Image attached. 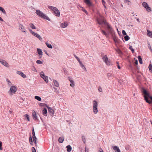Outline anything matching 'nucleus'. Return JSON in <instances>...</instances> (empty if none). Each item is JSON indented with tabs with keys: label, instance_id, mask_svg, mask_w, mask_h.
I'll return each mask as SVG.
<instances>
[{
	"label": "nucleus",
	"instance_id": "1",
	"mask_svg": "<svg viewBox=\"0 0 152 152\" xmlns=\"http://www.w3.org/2000/svg\"><path fill=\"white\" fill-rule=\"evenodd\" d=\"M141 91L143 94L144 95V97L146 102L149 104L152 103V96H150L149 93L143 88H142Z\"/></svg>",
	"mask_w": 152,
	"mask_h": 152
},
{
	"label": "nucleus",
	"instance_id": "2",
	"mask_svg": "<svg viewBox=\"0 0 152 152\" xmlns=\"http://www.w3.org/2000/svg\"><path fill=\"white\" fill-rule=\"evenodd\" d=\"M48 8L50 10L53 11L56 16L58 17L60 16V12L56 7L51 6H48Z\"/></svg>",
	"mask_w": 152,
	"mask_h": 152
},
{
	"label": "nucleus",
	"instance_id": "3",
	"mask_svg": "<svg viewBox=\"0 0 152 152\" xmlns=\"http://www.w3.org/2000/svg\"><path fill=\"white\" fill-rule=\"evenodd\" d=\"M17 90V88L14 86H11L8 92V93L10 96H12L15 94Z\"/></svg>",
	"mask_w": 152,
	"mask_h": 152
},
{
	"label": "nucleus",
	"instance_id": "4",
	"mask_svg": "<svg viewBox=\"0 0 152 152\" xmlns=\"http://www.w3.org/2000/svg\"><path fill=\"white\" fill-rule=\"evenodd\" d=\"M98 103L96 100H94L92 105V110L93 113L95 114H97L98 113Z\"/></svg>",
	"mask_w": 152,
	"mask_h": 152
},
{
	"label": "nucleus",
	"instance_id": "5",
	"mask_svg": "<svg viewBox=\"0 0 152 152\" xmlns=\"http://www.w3.org/2000/svg\"><path fill=\"white\" fill-rule=\"evenodd\" d=\"M39 16L43 19L47 20L48 21H50V19L45 14L39 10Z\"/></svg>",
	"mask_w": 152,
	"mask_h": 152
},
{
	"label": "nucleus",
	"instance_id": "6",
	"mask_svg": "<svg viewBox=\"0 0 152 152\" xmlns=\"http://www.w3.org/2000/svg\"><path fill=\"white\" fill-rule=\"evenodd\" d=\"M143 6L146 9V11L148 12H150L151 11V10L150 7L148 4L146 2H144L142 3Z\"/></svg>",
	"mask_w": 152,
	"mask_h": 152
},
{
	"label": "nucleus",
	"instance_id": "7",
	"mask_svg": "<svg viewBox=\"0 0 152 152\" xmlns=\"http://www.w3.org/2000/svg\"><path fill=\"white\" fill-rule=\"evenodd\" d=\"M40 77L42 78L44 81L46 83L48 82V77L45 75L44 73L43 72H41L40 73Z\"/></svg>",
	"mask_w": 152,
	"mask_h": 152
},
{
	"label": "nucleus",
	"instance_id": "8",
	"mask_svg": "<svg viewBox=\"0 0 152 152\" xmlns=\"http://www.w3.org/2000/svg\"><path fill=\"white\" fill-rule=\"evenodd\" d=\"M106 25L107 26V29L109 33L111 35L113 34L114 32L113 31L112 28L110 25L107 23Z\"/></svg>",
	"mask_w": 152,
	"mask_h": 152
},
{
	"label": "nucleus",
	"instance_id": "9",
	"mask_svg": "<svg viewBox=\"0 0 152 152\" xmlns=\"http://www.w3.org/2000/svg\"><path fill=\"white\" fill-rule=\"evenodd\" d=\"M97 21L98 22V24L99 25L104 24L105 25L107 23V22H105L104 19L102 18L98 19L97 20Z\"/></svg>",
	"mask_w": 152,
	"mask_h": 152
},
{
	"label": "nucleus",
	"instance_id": "10",
	"mask_svg": "<svg viewBox=\"0 0 152 152\" xmlns=\"http://www.w3.org/2000/svg\"><path fill=\"white\" fill-rule=\"evenodd\" d=\"M0 62L2 65L7 67H9L10 66L9 64L4 60L0 59Z\"/></svg>",
	"mask_w": 152,
	"mask_h": 152
},
{
	"label": "nucleus",
	"instance_id": "11",
	"mask_svg": "<svg viewBox=\"0 0 152 152\" xmlns=\"http://www.w3.org/2000/svg\"><path fill=\"white\" fill-rule=\"evenodd\" d=\"M19 29L24 33H26V30L23 25L20 24L19 25Z\"/></svg>",
	"mask_w": 152,
	"mask_h": 152
},
{
	"label": "nucleus",
	"instance_id": "12",
	"mask_svg": "<svg viewBox=\"0 0 152 152\" xmlns=\"http://www.w3.org/2000/svg\"><path fill=\"white\" fill-rule=\"evenodd\" d=\"M47 107L48 109L49 113H50V114L51 115V116H53L54 113V110L51 107L48 106H47Z\"/></svg>",
	"mask_w": 152,
	"mask_h": 152
},
{
	"label": "nucleus",
	"instance_id": "13",
	"mask_svg": "<svg viewBox=\"0 0 152 152\" xmlns=\"http://www.w3.org/2000/svg\"><path fill=\"white\" fill-rule=\"evenodd\" d=\"M16 73L22 76V77L24 78H26V75L21 71H16Z\"/></svg>",
	"mask_w": 152,
	"mask_h": 152
},
{
	"label": "nucleus",
	"instance_id": "14",
	"mask_svg": "<svg viewBox=\"0 0 152 152\" xmlns=\"http://www.w3.org/2000/svg\"><path fill=\"white\" fill-rule=\"evenodd\" d=\"M32 117H33V118L34 119L35 121L37 120V114H36V113L35 112V111H34V110H33L32 111Z\"/></svg>",
	"mask_w": 152,
	"mask_h": 152
},
{
	"label": "nucleus",
	"instance_id": "15",
	"mask_svg": "<svg viewBox=\"0 0 152 152\" xmlns=\"http://www.w3.org/2000/svg\"><path fill=\"white\" fill-rule=\"evenodd\" d=\"M68 25V24L66 22H64V23H61V24L60 26L62 28L66 27Z\"/></svg>",
	"mask_w": 152,
	"mask_h": 152
},
{
	"label": "nucleus",
	"instance_id": "16",
	"mask_svg": "<svg viewBox=\"0 0 152 152\" xmlns=\"http://www.w3.org/2000/svg\"><path fill=\"white\" fill-rule=\"evenodd\" d=\"M84 1L88 6L90 7L92 6L91 3L89 0H84Z\"/></svg>",
	"mask_w": 152,
	"mask_h": 152
},
{
	"label": "nucleus",
	"instance_id": "17",
	"mask_svg": "<svg viewBox=\"0 0 152 152\" xmlns=\"http://www.w3.org/2000/svg\"><path fill=\"white\" fill-rule=\"evenodd\" d=\"M113 40L115 43H118V39L115 35H114V34H112Z\"/></svg>",
	"mask_w": 152,
	"mask_h": 152
},
{
	"label": "nucleus",
	"instance_id": "18",
	"mask_svg": "<svg viewBox=\"0 0 152 152\" xmlns=\"http://www.w3.org/2000/svg\"><path fill=\"white\" fill-rule=\"evenodd\" d=\"M113 148L115 152H119L120 151L119 148L117 146H114Z\"/></svg>",
	"mask_w": 152,
	"mask_h": 152
},
{
	"label": "nucleus",
	"instance_id": "19",
	"mask_svg": "<svg viewBox=\"0 0 152 152\" xmlns=\"http://www.w3.org/2000/svg\"><path fill=\"white\" fill-rule=\"evenodd\" d=\"M147 32L148 36L152 38V31H150L148 30H147Z\"/></svg>",
	"mask_w": 152,
	"mask_h": 152
},
{
	"label": "nucleus",
	"instance_id": "20",
	"mask_svg": "<svg viewBox=\"0 0 152 152\" xmlns=\"http://www.w3.org/2000/svg\"><path fill=\"white\" fill-rule=\"evenodd\" d=\"M80 64V66L83 68V69H84V70L85 71H87V70L85 67L84 66L83 64L81 61L79 63Z\"/></svg>",
	"mask_w": 152,
	"mask_h": 152
},
{
	"label": "nucleus",
	"instance_id": "21",
	"mask_svg": "<svg viewBox=\"0 0 152 152\" xmlns=\"http://www.w3.org/2000/svg\"><path fill=\"white\" fill-rule=\"evenodd\" d=\"M67 151L68 152H70L72 151V147L71 146L69 145L66 146Z\"/></svg>",
	"mask_w": 152,
	"mask_h": 152
},
{
	"label": "nucleus",
	"instance_id": "22",
	"mask_svg": "<svg viewBox=\"0 0 152 152\" xmlns=\"http://www.w3.org/2000/svg\"><path fill=\"white\" fill-rule=\"evenodd\" d=\"M30 32L34 36L36 37L37 38H38V34L35 33L31 29H30L29 30Z\"/></svg>",
	"mask_w": 152,
	"mask_h": 152
},
{
	"label": "nucleus",
	"instance_id": "23",
	"mask_svg": "<svg viewBox=\"0 0 152 152\" xmlns=\"http://www.w3.org/2000/svg\"><path fill=\"white\" fill-rule=\"evenodd\" d=\"M53 82L54 85L56 87H59L58 83L56 80H53Z\"/></svg>",
	"mask_w": 152,
	"mask_h": 152
},
{
	"label": "nucleus",
	"instance_id": "24",
	"mask_svg": "<svg viewBox=\"0 0 152 152\" xmlns=\"http://www.w3.org/2000/svg\"><path fill=\"white\" fill-rule=\"evenodd\" d=\"M45 44L46 45L47 47L49 48L52 49L53 48V47L52 45L50 44H49L48 42H45Z\"/></svg>",
	"mask_w": 152,
	"mask_h": 152
},
{
	"label": "nucleus",
	"instance_id": "25",
	"mask_svg": "<svg viewBox=\"0 0 152 152\" xmlns=\"http://www.w3.org/2000/svg\"><path fill=\"white\" fill-rule=\"evenodd\" d=\"M102 59L104 61V62L108 59V58L107 57L106 55H104L102 57Z\"/></svg>",
	"mask_w": 152,
	"mask_h": 152
},
{
	"label": "nucleus",
	"instance_id": "26",
	"mask_svg": "<svg viewBox=\"0 0 152 152\" xmlns=\"http://www.w3.org/2000/svg\"><path fill=\"white\" fill-rule=\"evenodd\" d=\"M64 138L63 137H59L58 139V141L60 143H62L64 141Z\"/></svg>",
	"mask_w": 152,
	"mask_h": 152
},
{
	"label": "nucleus",
	"instance_id": "27",
	"mask_svg": "<svg viewBox=\"0 0 152 152\" xmlns=\"http://www.w3.org/2000/svg\"><path fill=\"white\" fill-rule=\"evenodd\" d=\"M138 60L140 63L141 64H142V58L140 56H138Z\"/></svg>",
	"mask_w": 152,
	"mask_h": 152
},
{
	"label": "nucleus",
	"instance_id": "28",
	"mask_svg": "<svg viewBox=\"0 0 152 152\" xmlns=\"http://www.w3.org/2000/svg\"><path fill=\"white\" fill-rule=\"evenodd\" d=\"M6 80L9 86H11L12 85V83L9 79H7Z\"/></svg>",
	"mask_w": 152,
	"mask_h": 152
},
{
	"label": "nucleus",
	"instance_id": "29",
	"mask_svg": "<svg viewBox=\"0 0 152 152\" xmlns=\"http://www.w3.org/2000/svg\"><path fill=\"white\" fill-rule=\"evenodd\" d=\"M0 10L4 14H6V12L4 9L2 7H0Z\"/></svg>",
	"mask_w": 152,
	"mask_h": 152
},
{
	"label": "nucleus",
	"instance_id": "30",
	"mask_svg": "<svg viewBox=\"0 0 152 152\" xmlns=\"http://www.w3.org/2000/svg\"><path fill=\"white\" fill-rule=\"evenodd\" d=\"M24 116L25 117L26 119L28 121H30L29 117L28 115L25 114L24 115Z\"/></svg>",
	"mask_w": 152,
	"mask_h": 152
},
{
	"label": "nucleus",
	"instance_id": "31",
	"mask_svg": "<svg viewBox=\"0 0 152 152\" xmlns=\"http://www.w3.org/2000/svg\"><path fill=\"white\" fill-rule=\"evenodd\" d=\"M47 113V110L46 108H44L42 110V113L44 115L46 114Z\"/></svg>",
	"mask_w": 152,
	"mask_h": 152
},
{
	"label": "nucleus",
	"instance_id": "32",
	"mask_svg": "<svg viewBox=\"0 0 152 152\" xmlns=\"http://www.w3.org/2000/svg\"><path fill=\"white\" fill-rule=\"evenodd\" d=\"M29 26L30 27L33 29H35L36 28L35 26L32 23L30 24Z\"/></svg>",
	"mask_w": 152,
	"mask_h": 152
},
{
	"label": "nucleus",
	"instance_id": "33",
	"mask_svg": "<svg viewBox=\"0 0 152 152\" xmlns=\"http://www.w3.org/2000/svg\"><path fill=\"white\" fill-rule=\"evenodd\" d=\"M124 39L126 41H127L130 39V38L128 35H126L124 37Z\"/></svg>",
	"mask_w": 152,
	"mask_h": 152
},
{
	"label": "nucleus",
	"instance_id": "34",
	"mask_svg": "<svg viewBox=\"0 0 152 152\" xmlns=\"http://www.w3.org/2000/svg\"><path fill=\"white\" fill-rule=\"evenodd\" d=\"M33 139V141L36 144V139H37L35 135L34 136L33 135L32 137Z\"/></svg>",
	"mask_w": 152,
	"mask_h": 152
},
{
	"label": "nucleus",
	"instance_id": "35",
	"mask_svg": "<svg viewBox=\"0 0 152 152\" xmlns=\"http://www.w3.org/2000/svg\"><path fill=\"white\" fill-rule=\"evenodd\" d=\"M29 142L31 145H33V142L32 141V138L31 136L29 137Z\"/></svg>",
	"mask_w": 152,
	"mask_h": 152
},
{
	"label": "nucleus",
	"instance_id": "36",
	"mask_svg": "<svg viewBox=\"0 0 152 152\" xmlns=\"http://www.w3.org/2000/svg\"><path fill=\"white\" fill-rule=\"evenodd\" d=\"M70 86L72 87V88L74 87L75 86V83L73 81H71L70 82Z\"/></svg>",
	"mask_w": 152,
	"mask_h": 152
},
{
	"label": "nucleus",
	"instance_id": "37",
	"mask_svg": "<svg viewBox=\"0 0 152 152\" xmlns=\"http://www.w3.org/2000/svg\"><path fill=\"white\" fill-rule=\"evenodd\" d=\"M129 49L130 50H131V51H132V53H134V50L133 49V48H132V46H131V45L129 46Z\"/></svg>",
	"mask_w": 152,
	"mask_h": 152
},
{
	"label": "nucleus",
	"instance_id": "38",
	"mask_svg": "<svg viewBox=\"0 0 152 152\" xmlns=\"http://www.w3.org/2000/svg\"><path fill=\"white\" fill-rule=\"evenodd\" d=\"M107 65H109L110 64V62L108 60V59L106 61H105L104 62Z\"/></svg>",
	"mask_w": 152,
	"mask_h": 152
},
{
	"label": "nucleus",
	"instance_id": "39",
	"mask_svg": "<svg viewBox=\"0 0 152 152\" xmlns=\"http://www.w3.org/2000/svg\"><path fill=\"white\" fill-rule=\"evenodd\" d=\"M74 57L78 61L79 63L81 62V61L80 60V59L75 55H74Z\"/></svg>",
	"mask_w": 152,
	"mask_h": 152
},
{
	"label": "nucleus",
	"instance_id": "40",
	"mask_svg": "<svg viewBox=\"0 0 152 152\" xmlns=\"http://www.w3.org/2000/svg\"><path fill=\"white\" fill-rule=\"evenodd\" d=\"M42 52L41 49L39 48V55H42Z\"/></svg>",
	"mask_w": 152,
	"mask_h": 152
},
{
	"label": "nucleus",
	"instance_id": "41",
	"mask_svg": "<svg viewBox=\"0 0 152 152\" xmlns=\"http://www.w3.org/2000/svg\"><path fill=\"white\" fill-rule=\"evenodd\" d=\"M82 140L83 141V142L84 143H85V142H86V140L85 137L84 136H82Z\"/></svg>",
	"mask_w": 152,
	"mask_h": 152
},
{
	"label": "nucleus",
	"instance_id": "42",
	"mask_svg": "<svg viewBox=\"0 0 152 152\" xmlns=\"http://www.w3.org/2000/svg\"><path fill=\"white\" fill-rule=\"evenodd\" d=\"M39 106L41 107H44L45 106H47L46 104L42 103H40L39 104Z\"/></svg>",
	"mask_w": 152,
	"mask_h": 152
},
{
	"label": "nucleus",
	"instance_id": "43",
	"mask_svg": "<svg viewBox=\"0 0 152 152\" xmlns=\"http://www.w3.org/2000/svg\"><path fill=\"white\" fill-rule=\"evenodd\" d=\"M101 31L102 32V33L104 34V35H105L106 36H107V33L104 31V30H101Z\"/></svg>",
	"mask_w": 152,
	"mask_h": 152
},
{
	"label": "nucleus",
	"instance_id": "44",
	"mask_svg": "<svg viewBox=\"0 0 152 152\" xmlns=\"http://www.w3.org/2000/svg\"><path fill=\"white\" fill-rule=\"evenodd\" d=\"M81 8H82V10L83 11V12H85V13H86V14H88V12H87V11L83 7H81Z\"/></svg>",
	"mask_w": 152,
	"mask_h": 152
},
{
	"label": "nucleus",
	"instance_id": "45",
	"mask_svg": "<svg viewBox=\"0 0 152 152\" xmlns=\"http://www.w3.org/2000/svg\"><path fill=\"white\" fill-rule=\"evenodd\" d=\"M32 70L33 71H34L35 72H37V71L36 69L35 68L34 66L32 68Z\"/></svg>",
	"mask_w": 152,
	"mask_h": 152
},
{
	"label": "nucleus",
	"instance_id": "46",
	"mask_svg": "<svg viewBox=\"0 0 152 152\" xmlns=\"http://www.w3.org/2000/svg\"><path fill=\"white\" fill-rule=\"evenodd\" d=\"M32 134L34 136L35 135L34 129V127H33L32 129Z\"/></svg>",
	"mask_w": 152,
	"mask_h": 152
},
{
	"label": "nucleus",
	"instance_id": "47",
	"mask_svg": "<svg viewBox=\"0 0 152 152\" xmlns=\"http://www.w3.org/2000/svg\"><path fill=\"white\" fill-rule=\"evenodd\" d=\"M32 152H36L35 149L34 147H32L31 148Z\"/></svg>",
	"mask_w": 152,
	"mask_h": 152
},
{
	"label": "nucleus",
	"instance_id": "48",
	"mask_svg": "<svg viewBox=\"0 0 152 152\" xmlns=\"http://www.w3.org/2000/svg\"><path fill=\"white\" fill-rule=\"evenodd\" d=\"M2 142L1 141H0V150H2L3 149V148L2 147Z\"/></svg>",
	"mask_w": 152,
	"mask_h": 152
},
{
	"label": "nucleus",
	"instance_id": "49",
	"mask_svg": "<svg viewBox=\"0 0 152 152\" xmlns=\"http://www.w3.org/2000/svg\"><path fill=\"white\" fill-rule=\"evenodd\" d=\"M102 1L103 5L105 7H106V6L105 5V1L104 0H102Z\"/></svg>",
	"mask_w": 152,
	"mask_h": 152
},
{
	"label": "nucleus",
	"instance_id": "50",
	"mask_svg": "<svg viewBox=\"0 0 152 152\" xmlns=\"http://www.w3.org/2000/svg\"><path fill=\"white\" fill-rule=\"evenodd\" d=\"M148 68L149 70H150L151 69H152V66L151 64H150L149 65Z\"/></svg>",
	"mask_w": 152,
	"mask_h": 152
},
{
	"label": "nucleus",
	"instance_id": "51",
	"mask_svg": "<svg viewBox=\"0 0 152 152\" xmlns=\"http://www.w3.org/2000/svg\"><path fill=\"white\" fill-rule=\"evenodd\" d=\"M122 33L124 35H126V33L124 30H123L122 31Z\"/></svg>",
	"mask_w": 152,
	"mask_h": 152
},
{
	"label": "nucleus",
	"instance_id": "52",
	"mask_svg": "<svg viewBox=\"0 0 152 152\" xmlns=\"http://www.w3.org/2000/svg\"><path fill=\"white\" fill-rule=\"evenodd\" d=\"M99 91L100 92H102V89L101 87H99L98 88Z\"/></svg>",
	"mask_w": 152,
	"mask_h": 152
},
{
	"label": "nucleus",
	"instance_id": "53",
	"mask_svg": "<svg viewBox=\"0 0 152 152\" xmlns=\"http://www.w3.org/2000/svg\"><path fill=\"white\" fill-rule=\"evenodd\" d=\"M39 39L41 41H43V39H42V38L40 36V35H39Z\"/></svg>",
	"mask_w": 152,
	"mask_h": 152
},
{
	"label": "nucleus",
	"instance_id": "54",
	"mask_svg": "<svg viewBox=\"0 0 152 152\" xmlns=\"http://www.w3.org/2000/svg\"><path fill=\"white\" fill-rule=\"evenodd\" d=\"M43 61H41L39 60V64H42Z\"/></svg>",
	"mask_w": 152,
	"mask_h": 152
},
{
	"label": "nucleus",
	"instance_id": "55",
	"mask_svg": "<svg viewBox=\"0 0 152 152\" xmlns=\"http://www.w3.org/2000/svg\"><path fill=\"white\" fill-rule=\"evenodd\" d=\"M117 64H118L117 66H118V68L119 69H121V67H120V66L119 65L118 62L117 61Z\"/></svg>",
	"mask_w": 152,
	"mask_h": 152
},
{
	"label": "nucleus",
	"instance_id": "56",
	"mask_svg": "<svg viewBox=\"0 0 152 152\" xmlns=\"http://www.w3.org/2000/svg\"><path fill=\"white\" fill-rule=\"evenodd\" d=\"M69 78V80L70 82H71V81H73V80H72V78L71 77H68Z\"/></svg>",
	"mask_w": 152,
	"mask_h": 152
},
{
	"label": "nucleus",
	"instance_id": "57",
	"mask_svg": "<svg viewBox=\"0 0 152 152\" xmlns=\"http://www.w3.org/2000/svg\"><path fill=\"white\" fill-rule=\"evenodd\" d=\"M111 75H112V74H111L110 73H108L107 74V76L108 77L111 76Z\"/></svg>",
	"mask_w": 152,
	"mask_h": 152
},
{
	"label": "nucleus",
	"instance_id": "58",
	"mask_svg": "<svg viewBox=\"0 0 152 152\" xmlns=\"http://www.w3.org/2000/svg\"><path fill=\"white\" fill-rule=\"evenodd\" d=\"M116 51L118 53H121V50H120L119 49H118L117 50H116Z\"/></svg>",
	"mask_w": 152,
	"mask_h": 152
},
{
	"label": "nucleus",
	"instance_id": "59",
	"mask_svg": "<svg viewBox=\"0 0 152 152\" xmlns=\"http://www.w3.org/2000/svg\"><path fill=\"white\" fill-rule=\"evenodd\" d=\"M135 64H138V61L137 59L135 60Z\"/></svg>",
	"mask_w": 152,
	"mask_h": 152
},
{
	"label": "nucleus",
	"instance_id": "60",
	"mask_svg": "<svg viewBox=\"0 0 152 152\" xmlns=\"http://www.w3.org/2000/svg\"><path fill=\"white\" fill-rule=\"evenodd\" d=\"M35 98L36 99L38 100V96H36L35 97Z\"/></svg>",
	"mask_w": 152,
	"mask_h": 152
},
{
	"label": "nucleus",
	"instance_id": "61",
	"mask_svg": "<svg viewBox=\"0 0 152 152\" xmlns=\"http://www.w3.org/2000/svg\"><path fill=\"white\" fill-rule=\"evenodd\" d=\"M125 2H129L130 1L129 0H125Z\"/></svg>",
	"mask_w": 152,
	"mask_h": 152
},
{
	"label": "nucleus",
	"instance_id": "62",
	"mask_svg": "<svg viewBox=\"0 0 152 152\" xmlns=\"http://www.w3.org/2000/svg\"><path fill=\"white\" fill-rule=\"evenodd\" d=\"M0 20H1V21H3V19L1 17H0Z\"/></svg>",
	"mask_w": 152,
	"mask_h": 152
},
{
	"label": "nucleus",
	"instance_id": "63",
	"mask_svg": "<svg viewBox=\"0 0 152 152\" xmlns=\"http://www.w3.org/2000/svg\"><path fill=\"white\" fill-rule=\"evenodd\" d=\"M41 100V98L39 96V101H40Z\"/></svg>",
	"mask_w": 152,
	"mask_h": 152
},
{
	"label": "nucleus",
	"instance_id": "64",
	"mask_svg": "<svg viewBox=\"0 0 152 152\" xmlns=\"http://www.w3.org/2000/svg\"><path fill=\"white\" fill-rule=\"evenodd\" d=\"M36 13L37 15H38V10H37L36 11Z\"/></svg>",
	"mask_w": 152,
	"mask_h": 152
}]
</instances>
